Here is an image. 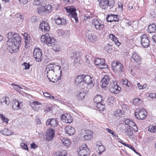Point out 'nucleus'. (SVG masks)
I'll use <instances>...</instances> for the list:
<instances>
[{"mask_svg":"<svg viewBox=\"0 0 156 156\" xmlns=\"http://www.w3.org/2000/svg\"><path fill=\"white\" fill-rule=\"evenodd\" d=\"M69 32L68 30L64 31V33L63 34V37L64 38L68 37L69 36Z\"/></svg>","mask_w":156,"mask_h":156,"instance_id":"obj_50","label":"nucleus"},{"mask_svg":"<svg viewBox=\"0 0 156 156\" xmlns=\"http://www.w3.org/2000/svg\"><path fill=\"white\" fill-rule=\"evenodd\" d=\"M156 94L154 93H151L149 95V97L151 98H155Z\"/></svg>","mask_w":156,"mask_h":156,"instance_id":"obj_64","label":"nucleus"},{"mask_svg":"<svg viewBox=\"0 0 156 156\" xmlns=\"http://www.w3.org/2000/svg\"><path fill=\"white\" fill-rule=\"evenodd\" d=\"M66 151H58L56 153V156H66Z\"/></svg>","mask_w":156,"mask_h":156,"instance_id":"obj_48","label":"nucleus"},{"mask_svg":"<svg viewBox=\"0 0 156 156\" xmlns=\"http://www.w3.org/2000/svg\"><path fill=\"white\" fill-rule=\"evenodd\" d=\"M132 58L137 63L140 64L141 62V58L136 51H134L132 52Z\"/></svg>","mask_w":156,"mask_h":156,"instance_id":"obj_22","label":"nucleus"},{"mask_svg":"<svg viewBox=\"0 0 156 156\" xmlns=\"http://www.w3.org/2000/svg\"><path fill=\"white\" fill-rule=\"evenodd\" d=\"M95 64L98 66V67L100 69L107 68L108 66L105 63L104 59H101L99 58H96L94 60Z\"/></svg>","mask_w":156,"mask_h":156,"instance_id":"obj_13","label":"nucleus"},{"mask_svg":"<svg viewBox=\"0 0 156 156\" xmlns=\"http://www.w3.org/2000/svg\"><path fill=\"white\" fill-rule=\"evenodd\" d=\"M141 45L144 48H147L150 45V41L148 37L145 34L140 37Z\"/></svg>","mask_w":156,"mask_h":156,"instance_id":"obj_11","label":"nucleus"},{"mask_svg":"<svg viewBox=\"0 0 156 156\" xmlns=\"http://www.w3.org/2000/svg\"><path fill=\"white\" fill-rule=\"evenodd\" d=\"M73 2V0H64V2L67 4H70Z\"/></svg>","mask_w":156,"mask_h":156,"instance_id":"obj_60","label":"nucleus"},{"mask_svg":"<svg viewBox=\"0 0 156 156\" xmlns=\"http://www.w3.org/2000/svg\"><path fill=\"white\" fill-rule=\"evenodd\" d=\"M109 38L114 42L116 45L118 47L120 45V43L119 42L117 37L113 34H111L109 36Z\"/></svg>","mask_w":156,"mask_h":156,"instance_id":"obj_30","label":"nucleus"},{"mask_svg":"<svg viewBox=\"0 0 156 156\" xmlns=\"http://www.w3.org/2000/svg\"><path fill=\"white\" fill-rule=\"evenodd\" d=\"M122 144L124 146L128 147L129 148L132 150L133 151H134L136 154L140 156H141V154H140L139 152H137L134 148L132 147L131 145H129L128 144H126L125 143H123Z\"/></svg>","mask_w":156,"mask_h":156,"instance_id":"obj_38","label":"nucleus"},{"mask_svg":"<svg viewBox=\"0 0 156 156\" xmlns=\"http://www.w3.org/2000/svg\"><path fill=\"white\" fill-rule=\"evenodd\" d=\"M62 121L66 123H71L73 121L72 117L69 114H62L61 116Z\"/></svg>","mask_w":156,"mask_h":156,"instance_id":"obj_15","label":"nucleus"},{"mask_svg":"<svg viewBox=\"0 0 156 156\" xmlns=\"http://www.w3.org/2000/svg\"><path fill=\"white\" fill-rule=\"evenodd\" d=\"M21 104L16 100H14L12 101V108L14 110H18L20 108V105Z\"/></svg>","mask_w":156,"mask_h":156,"instance_id":"obj_27","label":"nucleus"},{"mask_svg":"<svg viewBox=\"0 0 156 156\" xmlns=\"http://www.w3.org/2000/svg\"><path fill=\"white\" fill-rule=\"evenodd\" d=\"M24 66H25V69H28L30 68V66L29 63H27L25 62H24L23 64H22Z\"/></svg>","mask_w":156,"mask_h":156,"instance_id":"obj_58","label":"nucleus"},{"mask_svg":"<svg viewBox=\"0 0 156 156\" xmlns=\"http://www.w3.org/2000/svg\"><path fill=\"white\" fill-rule=\"evenodd\" d=\"M41 104L40 102L37 101H33L31 107L34 111L39 112L41 110V107L39 106V105Z\"/></svg>","mask_w":156,"mask_h":156,"instance_id":"obj_21","label":"nucleus"},{"mask_svg":"<svg viewBox=\"0 0 156 156\" xmlns=\"http://www.w3.org/2000/svg\"><path fill=\"white\" fill-rule=\"evenodd\" d=\"M54 65L49 64L47 66L45 72L47 74V77L50 81L55 83L60 79L59 77H57V75L55 74V67L53 66Z\"/></svg>","mask_w":156,"mask_h":156,"instance_id":"obj_2","label":"nucleus"},{"mask_svg":"<svg viewBox=\"0 0 156 156\" xmlns=\"http://www.w3.org/2000/svg\"><path fill=\"white\" fill-rule=\"evenodd\" d=\"M57 33L59 36H62L64 33V31L62 30H58L57 31Z\"/></svg>","mask_w":156,"mask_h":156,"instance_id":"obj_55","label":"nucleus"},{"mask_svg":"<svg viewBox=\"0 0 156 156\" xmlns=\"http://www.w3.org/2000/svg\"><path fill=\"white\" fill-rule=\"evenodd\" d=\"M97 37L92 33V32L90 30L86 31V39L89 42L93 43L97 40Z\"/></svg>","mask_w":156,"mask_h":156,"instance_id":"obj_9","label":"nucleus"},{"mask_svg":"<svg viewBox=\"0 0 156 156\" xmlns=\"http://www.w3.org/2000/svg\"><path fill=\"white\" fill-rule=\"evenodd\" d=\"M6 37L8 39L6 44L9 48L12 49V51H10V52L13 53L17 52L19 49V46L21 40L19 34L9 32L7 34Z\"/></svg>","mask_w":156,"mask_h":156,"instance_id":"obj_1","label":"nucleus"},{"mask_svg":"<svg viewBox=\"0 0 156 156\" xmlns=\"http://www.w3.org/2000/svg\"><path fill=\"white\" fill-rule=\"evenodd\" d=\"M129 126L130 127H131V128L133 129H134V128H136V126L135 123L133 122V121H132V119L130 122Z\"/></svg>","mask_w":156,"mask_h":156,"instance_id":"obj_52","label":"nucleus"},{"mask_svg":"<svg viewBox=\"0 0 156 156\" xmlns=\"http://www.w3.org/2000/svg\"><path fill=\"white\" fill-rule=\"evenodd\" d=\"M65 132L69 135H73L75 133L74 128L70 126H67L65 129Z\"/></svg>","mask_w":156,"mask_h":156,"instance_id":"obj_23","label":"nucleus"},{"mask_svg":"<svg viewBox=\"0 0 156 156\" xmlns=\"http://www.w3.org/2000/svg\"><path fill=\"white\" fill-rule=\"evenodd\" d=\"M140 99L138 98H136L133 100V103L134 105H138L140 104Z\"/></svg>","mask_w":156,"mask_h":156,"instance_id":"obj_54","label":"nucleus"},{"mask_svg":"<svg viewBox=\"0 0 156 156\" xmlns=\"http://www.w3.org/2000/svg\"><path fill=\"white\" fill-rule=\"evenodd\" d=\"M137 86L138 87L139 89H142L145 88V87H144L145 85H144L143 86H141L139 83H137Z\"/></svg>","mask_w":156,"mask_h":156,"instance_id":"obj_62","label":"nucleus"},{"mask_svg":"<svg viewBox=\"0 0 156 156\" xmlns=\"http://www.w3.org/2000/svg\"><path fill=\"white\" fill-rule=\"evenodd\" d=\"M100 7L103 9L107 8V0H98Z\"/></svg>","mask_w":156,"mask_h":156,"instance_id":"obj_26","label":"nucleus"},{"mask_svg":"<svg viewBox=\"0 0 156 156\" xmlns=\"http://www.w3.org/2000/svg\"><path fill=\"white\" fill-rule=\"evenodd\" d=\"M61 141L63 145L66 146H68L70 144V141L67 139L64 138Z\"/></svg>","mask_w":156,"mask_h":156,"instance_id":"obj_41","label":"nucleus"},{"mask_svg":"<svg viewBox=\"0 0 156 156\" xmlns=\"http://www.w3.org/2000/svg\"><path fill=\"white\" fill-rule=\"evenodd\" d=\"M98 146V150L99 151V153L101 154L102 152L105 150V148L104 146L102 145H97V146Z\"/></svg>","mask_w":156,"mask_h":156,"instance_id":"obj_44","label":"nucleus"},{"mask_svg":"<svg viewBox=\"0 0 156 156\" xmlns=\"http://www.w3.org/2000/svg\"><path fill=\"white\" fill-rule=\"evenodd\" d=\"M39 27L43 32H48L50 28L48 22L44 20L40 24Z\"/></svg>","mask_w":156,"mask_h":156,"instance_id":"obj_18","label":"nucleus"},{"mask_svg":"<svg viewBox=\"0 0 156 156\" xmlns=\"http://www.w3.org/2000/svg\"><path fill=\"white\" fill-rule=\"evenodd\" d=\"M156 30V24L154 23L150 25L148 27V32L150 33H154Z\"/></svg>","mask_w":156,"mask_h":156,"instance_id":"obj_32","label":"nucleus"},{"mask_svg":"<svg viewBox=\"0 0 156 156\" xmlns=\"http://www.w3.org/2000/svg\"><path fill=\"white\" fill-rule=\"evenodd\" d=\"M23 17V16L19 13L16 14L15 16V18H20V20H22L23 19H24V18Z\"/></svg>","mask_w":156,"mask_h":156,"instance_id":"obj_59","label":"nucleus"},{"mask_svg":"<svg viewBox=\"0 0 156 156\" xmlns=\"http://www.w3.org/2000/svg\"><path fill=\"white\" fill-rule=\"evenodd\" d=\"M45 8L46 9V12L47 14H49L51 11V9L52 6L49 5L48 4L47 5H45L44 6Z\"/></svg>","mask_w":156,"mask_h":156,"instance_id":"obj_46","label":"nucleus"},{"mask_svg":"<svg viewBox=\"0 0 156 156\" xmlns=\"http://www.w3.org/2000/svg\"><path fill=\"white\" fill-rule=\"evenodd\" d=\"M46 124L48 126L50 125L53 127L56 126L58 125L57 121L55 119L53 118L47 120L46 121Z\"/></svg>","mask_w":156,"mask_h":156,"instance_id":"obj_24","label":"nucleus"},{"mask_svg":"<svg viewBox=\"0 0 156 156\" xmlns=\"http://www.w3.org/2000/svg\"><path fill=\"white\" fill-rule=\"evenodd\" d=\"M52 46V49L55 52H58L60 51V48L58 45L55 44Z\"/></svg>","mask_w":156,"mask_h":156,"instance_id":"obj_45","label":"nucleus"},{"mask_svg":"<svg viewBox=\"0 0 156 156\" xmlns=\"http://www.w3.org/2000/svg\"><path fill=\"white\" fill-rule=\"evenodd\" d=\"M125 134L129 136H132L133 134V131L132 129L130 128H127L125 131Z\"/></svg>","mask_w":156,"mask_h":156,"instance_id":"obj_42","label":"nucleus"},{"mask_svg":"<svg viewBox=\"0 0 156 156\" xmlns=\"http://www.w3.org/2000/svg\"><path fill=\"white\" fill-rule=\"evenodd\" d=\"M93 132L91 130L89 129H86L83 131L82 135L83 136L85 140H90L93 138Z\"/></svg>","mask_w":156,"mask_h":156,"instance_id":"obj_16","label":"nucleus"},{"mask_svg":"<svg viewBox=\"0 0 156 156\" xmlns=\"http://www.w3.org/2000/svg\"><path fill=\"white\" fill-rule=\"evenodd\" d=\"M67 12L69 13V16L73 18L74 20H78L77 14L76 12V9L71 7H67L65 8Z\"/></svg>","mask_w":156,"mask_h":156,"instance_id":"obj_10","label":"nucleus"},{"mask_svg":"<svg viewBox=\"0 0 156 156\" xmlns=\"http://www.w3.org/2000/svg\"><path fill=\"white\" fill-rule=\"evenodd\" d=\"M43 95L44 96L49 98L51 99H54V97L52 96L51 94H50L47 93V92H44L43 93Z\"/></svg>","mask_w":156,"mask_h":156,"instance_id":"obj_51","label":"nucleus"},{"mask_svg":"<svg viewBox=\"0 0 156 156\" xmlns=\"http://www.w3.org/2000/svg\"><path fill=\"white\" fill-rule=\"evenodd\" d=\"M97 108L99 111H103L105 108V106L104 104L102 103L101 102L96 104Z\"/></svg>","mask_w":156,"mask_h":156,"instance_id":"obj_35","label":"nucleus"},{"mask_svg":"<svg viewBox=\"0 0 156 156\" xmlns=\"http://www.w3.org/2000/svg\"><path fill=\"white\" fill-rule=\"evenodd\" d=\"M112 81H113L108 76H105L101 80L102 83L101 86L103 87H105L107 86L108 84H109L110 83L112 82Z\"/></svg>","mask_w":156,"mask_h":156,"instance_id":"obj_17","label":"nucleus"},{"mask_svg":"<svg viewBox=\"0 0 156 156\" xmlns=\"http://www.w3.org/2000/svg\"><path fill=\"white\" fill-rule=\"evenodd\" d=\"M101 96L100 95H96L94 98V101L96 104L101 102L102 101Z\"/></svg>","mask_w":156,"mask_h":156,"instance_id":"obj_36","label":"nucleus"},{"mask_svg":"<svg viewBox=\"0 0 156 156\" xmlns=\"http://www.w3.org/2000/svg\"><path fill=\"white\" fill-rule=\"evenodd\" d=\"M83 76L84 75H83L76 76L75 78V84L80 86L81 88L85 89L83 86Z\"/></svg>","mask_w":156,"mask_h":156,"instance_id":"obj_12","label":"nucleus"},{"mask_svg":"<svg viewBox=\"0 0 156 156\" xmlns=\"http://www.w3.org/2000/svg\"><path fill=\"white\" fill-rule=\"evenodd\" d=\"M41 41L47 44L48 46H51L55 43V40L53 37L49 36L48 34L41 36Z\"/></svg>","mask_w":156,"mask_h":156,"instance_id":"obj_5","label":"nucleus"},{"mask_svg":"<svg viewBox=\"0 0 156 156\" xmlns=\"http://www.w3.org/2000/svg\"><path fill=\"white\" fill-rule=\"evenodd\" d=\"M0 133H2L3 134L6 136H9L12 134L10 129H4L2 131H0Z\"/></svg>","mask_w":156,"mask_h":156,"instance_id":"obj_37","label":"nucleus"},{"mask_svg":"<svg viewBox=\"0 0 156 156\" xmlns=\"http://www.w3.org/2000/svg\"><path fill=\"white\" fill-rule=\"evenodd\" d=\"M112 65L114 72L119 76L123 72V66L120 62L114 61L112 62Z\"/></svg>","mask_w":156,"mask_h":156,"instance_id":"obj_4","label":"nucleus"},{"mask_svg":"<svg viewBox=\"0 0 156 156\" xmlns=\"http://www.w3.org/2000/svg\"><path fill=\"white\" fill-rule=\"evenodd\" d=\"M3 102H5V104L7 105H9L10 103V101L9 98L8 97H5L1 99Z\"/></svg>","mask_w":156,"mask_h":156,"instance_id":"obj_47","label":"nucleus"},{"mask_svg":"<svg viewBox=\"0 0 156 156\" xmlns=\"http://www.w3.org/2000/svg\"><path fill=\"white\" fill-rule=\"evenodd\" d=\"M0 118H1L3 122H5L6 123H8L9 120L8 119L4 117L3 115L0 114Z\"/></svg>","mask_w":156,"mask_h":156,"instance_id":"obj_53","label":"nucleus"},{"mask_svg":"<svg viewBox=\"0 0 156 156\" xmlns=\"http://www.w3.org/2000/svg\"><path fill=\"white\" fill-rule=\"evenodd\" d=\"M34 56L36 61L38 62H41L42 60V53L41 50L36 48H35L34 51Z\"/></svg>","mask_w":156,"mask_h":156,"instance_id":"obj_14","label":"nucleus"},{"mask_svg":"<svg viewBox=\"0 0 156 156\" xmlns=\"http://www.w3.org/2000/svg\"><path fill=\"white\" fill-rule=\"evenodd\" d=\"M147 112L144 109L138 108L136 110L135 113V116L137 119L143 120L145 118Z\"/></svg>","mask_w":156,"mask_h":156,"instance_id":"obj_8","label":"nucleus"},{"mask_svg":"<svg viewBox=\"0 0 156 156\" xmlns=\"http://www.w3.org/2000/svg\"><path fill=\"white\" fill-rule=\"evenodd\" d=\"M23 36L24 39L25 40V44L26 46L29 44L30 42V37L28 35V34L27 33H24L23 34Z\"/></svg>","mask_w":156,"mask_h":156,"instance_id":"obj_33","label":"nucleus"},{"mask_svg":"<svg viewBox=\"0 0 156 156\" xmlns=\"http://www.w3.org/2000/svg\"><path fill=\"white\" fill-rule=\"evenodd\" d=\"M34 3L37 5H39L41 4V1L40 0H35L34 1Z\"/></svg>","mask_w":156,"mask_h":156,"instance_id":"obj_63","label":"nucleus"},{"mask_svg":"<svg viewBox=\"0 0 156 156\" xmlns=\"http://www.w3.org/2000/svg\"><path fill=\"white\" fill-rule=\"evenodd\" d=\"M109 90L112 93L118 94L121 89V87L117 84L116 81H112L108 85Z\"/></svg>","mask_w":156,"mask_h":156,"instance_id":"obj_7","label":"nucleus"},{"mask_svg":"<svg viewBox=\"0 0 156 156\" xmlns=\"http://www.w3.org/2000/svg\"><path fill=\"white\" fill-rule=\"evenodd\" d=\"M148 130L152 133H156V124L155 126H149L148 127Z\"/></svg>","mask_w":156,"mask_h":156,"instance_id":"obj_40","label":"nucleus"},{"mask_svg":"<svg viewBox=\"0 0 156 156\" xmlns=\"http://www.w3.org/2000/svg\"><path fill=\"white\" fill-rule=\"evenodd\" d=\"M83 76V88L86 89L91 88L94 84L93 79L88 75H84Z\"/></svg>","mask_w":156,"mask_h":156,"instance_id":"obj_3","label":"nucleus"},{"mask_svg":"<svg viewBox=\"0 0 156 156\" xmlns=\"http://www.w3.org/2000/svg\"><path fill=\"white\" fill-rule=\"evenodd\" d=\"M87 91V89H82L77 92V97L79 100H83L86 94V92Z\"/></svg>","mask_w":156,"mask_h":156,"instance_id":"obj_20","label":"nucleus"},{"mask_svg":"<svg viewBox=\"0 0 156 156\" xmlns=\"http://www.w3.org/2000/svg\"><path fill=\"white\" fill-rule=\"evenodd\" d=\"M55 136V131L52 129L47 130L46 134V140L48 141L51 140Z\"/></svg>","mask_w":156,"mask_h":156,"instance_id":"obj_19","label":"nucleus"},{"mask_svg":"<svg viewBox=\"0 0 156 156\" xmlns=\"http://www.w3.org/2000/svg\"><path fill=\"white\" fill-rule=\"evenodd\" d=\"M119 18H122L121 16L117 15L110 14L108 15L106 17V20L110 19V20H119Z\"/></svg>","mask_w":156,"mask_h":156,"instance_id":"obj_31","label":"nucleus"},{"mask_svg":"<svg viewBox=\"0 0 156 156\" xmlns=\"http://www.w3.org/2000/svg\"><path fill=\"white\" fill-rule=\"evenodd\" d=\"M54 22L59 25H64L66 23V20H54Z\"/></svg>","mask_w":156,"mask_h":156,"instance_id":"obj_43","label":"nucleus"},{"mask_svg":"<svg viewBox=\"0 0 156 156\" xmlns=\"http://www.w3.org/2000/svg\"><path fill=\"white\" fill-rule=\"evenodd\" d=\"M12 85H14V86L13 87V88L15 90H16L17 91H18L19 90L18 89L19 88H21V87H19L18 85H16L15 84H14L13 83H12Z\"/></svg>","mask_w":156,"mask_h":156,"instance_id":"obj_61","label":"nucleus"},{"mask_svg":"<svg viewBox=\"0 0 156 156\" xmlns=\"http://www.w3.org/2000/svg\"><path fill=\"white\" fill-rule=\"evenodd\" d=\"M124 111L118 109L114 112L113 115L115 118H117L118 117H120L122 115H124Z\"/></svg>","mask_w":156,"mask_h":156,"instance_id":"obj_28","label":"nucleus"},{"mask_svg":"<svg viewBox=\"0 0 156 156\" xmlns=\"http://www.w3.org/2000/svg\"><path fill=\"white\" fill-rule=\"evenodd\" d=\"M92 23L96 29L99 30H102L103 29L104 25L100 23L98 20H93Z\"/></svg>","mask_w":156,"mask_h":156,"instance_id":"obj_25","label":"nucleus"},{"mask_svg":"<svg viewBox=\"0 0 156 156\" xmlns=\"http://www.w3.org/2000/svg\"><path fill=\"white\" fill-rule=\"evenodd\" d=\"M79 156H89L90 151L86 144H83L77 149Z\"/></svg>","mask_w":156,"mask_h":156,"instance_id":"obj_6","label":"nucleus"},{"mask_svg":"<svg viewBox=\"0 0 156 156\" xmlns=\"http://www.w3.org/2000/svg\"><path fill=\"white\" fill-rule=\"evenodd\" d=\"M20 146L22 149L26 150H28V148L27 144L24 143H21L20 144Z\"/></svg>","mask_w":156,"mask_h":156,"instance_id":"obj_56","label":"nucleus"},{"mask_svg":"<svg viewBox=\"0 0 156 156\" xmlns=\"http://www.w3.org/2000/svg\"><path fill=\"white\" fill-rule=\"evenodd\" d=\"M115 101L114 98L112 96H109L108 97V101L109 102L112 103Z\"/></svg>","mask_w":156,"mask_h":156,"instance_id":"obj_57","label":"nucleus"},{"mask_svg":"<svg viewBox=\"0 0 156 156\" xmlns=\"http://www.w3.org/2000/svg\"><path fill=\"white\" fill-rule=\"evenodd\" d=\"M71 56L73 58V59H75L76 60H74V65L75 63H78L80 60V58L76 56V53L75 52H73L71 53Z\"/></svg>","mask_w":156,"mask_h":156,"instance_id":"obj_34","label":"nucleus"},{"mask_svg":"<svg viewBox=\"0 0 156 156\" xmlns=\"http://www.w3.org/2000/svg\"><path fill=\"white\" fill-rule=\"evenodd\" d=\"M38 12L41 15H46V9L44 6H41L37 8Z\"/></svg>","mask_w":156,"mask_h":156,"instance_id":"obj_29","label":"nucleus"},{"mask_svg":"<svg viewBox=\"0 0 156 156\" xmlns=\"http://www.w3.org/2000/svg\"><path fill=\"white\" fill-rule=\"evenodd\" d=\"M115 4L114 0H107V8L109 7L110 9L112 8Z\"/></svg>","mask_w":156,"mask_h":156,"instance_id":"obj_39","label":"nucleus"},{"mask_svg":"<svg viewBox=\"0 0 156 156\" xmlns=\"http://www.w3.org/2000/svg\"><path fill=\"white\" fill-rule=\"evenodd\" d=\"M105 49L106 51L109 53H111L112 50V46L109 45V44H108V45L105 47Z\"/></svg>","mask_w":156,"mask_h":156,"instance_id":"obj_49","label":"nucleus"}]
</instances>
